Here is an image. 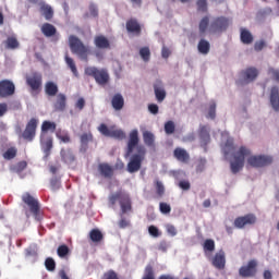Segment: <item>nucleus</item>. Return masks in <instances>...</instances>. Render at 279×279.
<instances>
[{"label":"nucleus","mask_w":279,"mask_h":279,"mask_svg":"<svg viewBox=\"0 0 279 279\" xmlns=\"http://www.w3.org/2000/svg\"><path fill=\"white\" fill-rule=\"evenodd\" d=\"M228 154H232L233 158L230 161L231 172L236 174L245 167V157L250 156L252 151L245 146H241L238 150H234V144L227 142L225 145V156H228Z\"/></svg>","instance_id":"1"},{"label":"nucleus","mask_w":279,"mask_h":279,"mask_svg":"<svg viewBox=\"0 0 279 279\" xmlns=\"http://www.w3.org/2000/svg\"><path fill=\"white\" fill-rule=\"evenodd\" d=\"M117 202H119L121 208V217H123V215H128V213H132V199L129 194L122 191L111 194L109 196L110 206H116Z\"/></svg>","instance_id":"2"},{"label":"nucleus","mask_w":279,"mask_h":279,"mask_svg":"<svg viewBox=\"0 0 279 279\" xmlns=\"http://www.w3.org/2000/svg\"><path fill=\"white\" fill-rule=\"evenodd\" d=\"M69 45L72 53H75L84 62H88V56H90V47L84 45L80 38L75 35L69 37Z\"/></svg>","instance_id":"3"},{"label":"nucleus","mask_w":279,"mask_h":279,"mask_svg":"<svg viewBox=\"0 0 279 279\" xmlns=\"http://www.w3.org/2000/svg\"><path fill=\"white\" fill-rule=\"evenodd\" d=\"M22 202H24L26 206H28L29 213H32V215L37 221H40V219H43V214L40 211V203L34 196H32V194L27 192L24 193L22 195Z\"/></svg>","instance_id":"4"},{"label":"nucleus","mask_w":279,"mask_h":279,"mask_svg":"<svg viewBox=\"0 0 279 279\" xmlns=\"http://www.w3.org/2000/svg\"><path fill=\"white\" fill-rule=\"evenodd\" d=\"M85 75L89 77H94V80L100 85L106 86L108 82H110V75L106 70H99L95 66H88L85 69Z\"/></svg>","instance_id":"5"},{"label":"nucleus","mask_w":279,"mask_h":279,"mask_svg":"<svg viewBox=\"0 0 279 279\" xmlns=\"http://www.w3.org/2000/svg\"><path fill=\"white\" fill-rule=\"evenodd\" d=\"M228 27H230V19L226 16H217L214 17L209 25L210 34H222V32H227Z\"/></svg>","instance_id":"6"},{"label":"nucleus","mask_w":279,"mask_h":279,"mask_svg":"<svg viewBox=\"0 0 279 279\" xmlns=\"http://www.w3.org/2000/svg\"><path fill=\"white\" fill-rule=\"evenodd\" d=\"M38 123L39 120L37 118H32L24 129V131L21 133V138L23 141H26V143L34 142V138H36V130H38Z\"/></svg>","instance_id":"7"},{"label":"nucleus","mask_w":279,"mask_h":279,"mask_svg":"<svg viewBox=\"0 0 279 279\" xmlns=\"http://www.w3.org/2000/svg\"><path fill=\"white\" fill-rule=\"evenodd\" d=\"M258 274V260L250 259L239 268L240 278H256Z\"/></svg>","instance_id":"8"},{"label":"nucleus","mask_w":279,"mask_h":279,"mask_svg":"<svg viewBox=\"0 0 279 279\" xmlns=\"http://www.w3.org/2000/svg\"><path fill=\"white\" fill-rule=\"evenodd\" d=\"M271 162H274V158H271V156L254 155L247 158V165L250 167H253L254 169H260L263 167H267L271 165Z\"/></svg>","instance_id":"9"},{"label":"nucleus","mask_w":279,"mask_h":279,"mask_svg":"<svg viewBox=\"0 0 279 279\" xmlns=\"http://www.w3.org/2000/svg\"><path fill=\"white\" fill-rule=\"evenodd\" d=\"M242 80L236 81L238 86H243L245 84H250V82H254L256 77H258V70L256 68H247L240 73Z\"/></svg>","instance_id":"10"},{"label":"nucleus","mask_w":279,"mask_h":279,"mask_svg":"<svg viewBox=\"0 0 279 279\" xmlns=\"http://www.w3.org/2000/svg\"><path fill=\"white\" fill-rule=\"evenodd\" d=\"M98 132L102 134V136H109L110 138H118V141H123L125 138V133L121 130L109 129L108 125L101 123L98 126Z\"/></svg>","instance_id":"11"},{"label":"nucleus","mask_w":279,"mask_h":279,"mask_svg":"<svg viewBox=\"0 0 279 279\" xmlns=\"http://www.w3.org/2000/svg\"><path fill=\"white\" fill-rule=\"evenodd\" d=\"M16 93V86L10 80L0 81V97L1 99H5L8 97H12Z\"/></svg>","instance_id":"12"},{"label":"nucleus","mask_w":279,"mask_h":279,"mask_svg":"<svg viewBox=\"0 0 279 279\" xmlns=\"http://www.w3.org/2000/svg\"><path fill=\"white\" fill-rule=\"evenodd\" d=\"M256 223V215L246 214L234 219L233 226L239 230H243L245 226H254Z\"/></svg>","instance_id":"13"},{"label":"nucleus","mask_w":279,"mask_h":279,"mask_svg":"<svg viewBox=\"0 0 279 279\" xmlns=\"http://www.w3.org/2000/svg\"><path fill=\"white\" fill-rule=\"evenodd\" d=\"M26 84L27 86H29L33 93H38V90H40V88L43 87V74L37 72L33 73L26 78Z\"/></svg>","instance_id":"14"},{"label":"nucleus","mask_w":279,"mask_h":279,"mask_svg":"<svg viewBox=\"0 0 279 279\" xmlns=\"http://www.w3.org/2000/svg\"><path fill=\"white\" fill-rule=\"evenodd\" d=\"M138 147V130H133L129 135L125 158L132 156L134 149Z\"/></svg>","instance_id":"15"},{"label":"nucleus","mask_w":279,"mask_h":279,"mask_svg":"<svg viewBox=\"0 0 279 279\" xmlns=\"http://www.w3.org/2000/svg\"><path fill=\"white\" fill-rule=\"evenodd\" d=\"M198 138L201 147L207 151L208 144L210 143V130L206 125H202L198 130Z\"/></svg>","instance_id":"16"},{"label":"nucleus","mask_w":279,"mask_h":279,"mask_svg":"<svg viewBox=\"0 0 279 279\" xmlns=\"http://www.w3.org/2000/svg\"><path fill=\"white\" fill-rule=\"evenodd\" d=\"M153 88H154V93L157 101L159 104H162V101L167 99V90H165V85L162 84V81L157 80L154 83Z\"/></svg>","instance_id":"17"},{"label":"nucleus","mask_w":279,"mask_h":279,"mask_svg":"<svg viewBox=\"0 0 279 279\" xmlns=\"http://www.w3.org/2000/svg\"><path fill=\"white\" fill-rule=\"evenodd\" d=\"M211 265H214L216 269H226V252H223V250L215 254L211 259Z\"/></svg>","instance_id":"18"},{"label":"nucleus","mask_w":279,"mask_h":279,"mask_svg":"<svg viewBox=\"0 0 279 279\" xmlns=\"http://www.w3.org/2000/svg\"><path fill=\"white\" fill-rule=\"evenodd\" d=\"M40 144L44 154H46V156H50L51 149H53V138L46 134H40Z\"/></svg>","instance_id":"19"},{"label":"nucleus","mask_w":279,"mask_h":279,"mask_svg":"<svg viewBox=\"0 0 279 279\" xmlns=\"http://www.w3.org/2000/svg\"><path fill=\"white\" fill-rule=\"evenodd\" d=\"M143 141L144 145H146L150 151H156V135H154L151 131L143 132Z\"/></svg>","instance_id":"20"},{"label":"nucleus","mask_w":279,"mask_h":279,"mask_svg":"<svg viewBox=\"0 0 279 279\" xmlns=\"http://www.w3.org/2000/svg\"><path fill=\"white\" fill-rule=\"evenodd\" d=\"M138 169H141V150L133 155L131 161L128 163L129 173H135Z\"/></svg>","instance_id":"21"},{"label":"nucleus","mask_w":279,"mask_h":279,"mask_svg":"<svg viewBox=\"0 0 279 279\" xmlns=\"http://www.w3.org/2000/svg\"><path fill=\"white\" fill-rule=\"evenodd\" d=\"M173 156L175 160L183 162L184 165L191 160V155H189V151H186L184 148L177 147L173 150Z\"/></svg>","instance_id":"22"},{"label":"nucleus","mask_w":279,"mask_h":279,"mask_svg":"<svg viewBox=\"0 0 279 279\" xmlns=\"http://www.w3.org/2000/svg\"><path fill=\"white\" fill-rule=\"evenodd\" d=\"M126 32L128 34H133L134 36H138L141 34V24L136 19H130L126 21Z\"/></svg>","instance_id":"23"},{"label":"nucleus","mask_w":279,"mask_h":279,"mask_svg":"<svg viewBox=\"0 0 279 279\" xmlns=\"http://www.w3.org/2000/svg\"><path fill=\"white\" fill-rule=\"evenodd\" d=\"M98 172L100 173L101 178H106L107 180H110L112 175H114V169L112 166L106 162L98 165Z\"/></svg>","instance_id":"24"},{"label":"nucleus","mask_w":279,"mask_h":279,"mask_svg":"<svg viewBox=\"0 0 279 279\" xmlns=\"http://www.w3.org/2000/svg\"><path fill=\"white\" fill-rule=\"evenodd\" d=\"M53 108L56 112H64V110H66V95L58 94Z\"/></svg>","instance_id":"25"},{"label":"nucleus","mask_w":279,"mask_h":279,"mask_svg":"<svg viewBox=\"0 0 279 279\" xmlns=\"http://www.w3.org/2000/svg\"><path fill=\"white\" fill-rule=\"evenodd\" d=\"M270 105L276 112H279V89L276 86L270 89Z\"/></svg>","instance_id":"26"},{"label":"nucleus","mask_w":279,"mask_h":279,"mask_svg":"<svg viewBox=\"0 0 279 279\" xmlns=\"http://www.w3.org/2000/svg\"><path fill=\"white\" fill-rule=\"evenodd\" d=\"M94 45L97 49H110V40H108L104 35H97L94 38Z\"/></svg>","instance_id":"27"},{"label":"nucleus","mask_w":279,"mask_h":279,"mask_svg":"<svg viewBox=\"0 0 279 279\" xmlns=\"http://www.w3.org/2000/svg\"><path fill=\"white\" fill-rule=\"evenodd\" d=\"M198 32L201 36H204L206 32H210V17H208V15L201 19L198 23Z\"/></svg>","instance_id":"28"},{"label":"nucleus","mask_w":279,"mask_h":279,"mask_svg":"<svg viewBox=\"0 0 279 279\" xmlns=\"http://www.w3.org/2000/svg\"><path fill=\"white\" fill-rule=\"evenodd\" d=\"M39 12L43 14V16L46 19V21H51L53 19V9L51 5L40 2Z\"/></svg>","instance_id":"29"},{"label":"nucleus","mask_w":279,"mask_h":279,"mask_svg":"<svg viewBox=\"0 0 279 279\" xmlns=\"http://www.w3.org/2000/svg\"><path fill=\"white\" fill-rule=\"evenodd\" d=\"M60 154L61 159L65 165H73V162H75V155H73V150H71V148H62Z\"/></svg>","instance_id":"30"},{"label":"nucleus","mask_w":279,"mask_h":279,"mask_svg":"<svg viewBox=\"0 0 279 279\" xmlns=\"http://www.w3.org/2000/svg\"><path fill=\"white\" fill-rule=\"evenodd\" d=\"M240 40L243 45H252V43H254V36L247 28H241Z\"/></svg>","instance_id":"31"},{"label":"nucleus","mask_w":279,"mask_h":279,"mask_svg":"<svg viewBox=\"0 0 279 279\" xmlns=\"http://www.w3.org/2000/svg\"><path fill=\"white\" fill-rule=\"evenodd\" d=\"M57 33H58V29L52 24H49V23L43 24L41 34H44L46 38H51V36H56Z\"/></svg>","instance_id":"32"},{"label":"nucleus","mask_w":279,"mask_h":279,"mask_svg":"<svg viewBox=\"0 0 279 279\" xmlns=\"http://www.w3.org/2000/svg\"><path fill=\"white\" fill-rule=\"evenodd\" d=\"M112 108L116 110H123V106H125V99L121 94H116L111 99Z\"/></svg>","instance_id":"33"},{"label":"nucleus","mask_w":279,"mask_h":279,"mask_svg":"<svg viewBox=\"0 0 279 279\" xmlns=\"http://www.w3.org/2000/svg\"><path fill=\"white\" fill-rule=\"evenodd\" d=\"M198 53L203 56H208L210 53V43L206 39H201L197 45Z\"/></svg>","instance_id":"34"},{"label":"nucleus","mask_w":279,"mask_h":279,"mask_svg":"<svg viewBox=\"0 0 279 279\" xmlns=\"http://www.w3.org/2000/svg\"><path fill=\"white\" fill-rule=\"evenodd\" d=\"M45 93L49 97H56L58 95V85L53 82H47L45 85Z\"/></svg>","instance_id":"35"},{"label":"nucleus","mask_w":279,"mask_h":279,"mask_svg":"<svg viewBox=\"0 0 279 279\" xmlns=\"http://www.w3.org/2000/svg\"><path fill=\"white\" fill-rule=\"evenodd\" d=\"M80 138L82 149H88V144L93 143V133H83Z\"/></svg>","instance_id":"36"},{"label":"nucleus","mask_w":279,"mask_h":279,"mask_svg":"<svg viewBox=\"0 0 279 279\" xmlns=\"http://www.w3.org/2000/svg\"><path fill=\"white\" fill-rule=\"evenodd\" d=\"M65 64L69 66L70 71H72L74 77H80V72H77V65H75V61L73 58L65 56Z\"/></svg>","instance_id":"37"},{"label":"nucleus","mask_w":279,"mask_h":279,"mask_svg":"<svg viewBox=\"0 0 279 279\" xmlns=\"http://www.w3.org/2000/svg\"><path fill=\"white\" fill-rule=\"evenodd\" d=\"M56 122H51V121H44L41 124V134H46L47 132H56Z\"/></svg>","instance_id":"38"},{"label":"nucleus","mask_w":279,"mask_h":279,"mask_svg":"<svg viewBox=\"0 0 279 279\" xmlns=\"http://www.w3.org/2000/svg\"><path fill=\"white\" fill-rule=\"evenodd\" d=\"M89 239L93 241V243H99L100 241H104V234L99 229H93L89 232Z\"/></svg>","instance_id":"39"},{"label":"nucleus","mask_w":279,"mask_h":279,"mask_svg":"<svg viewBox=\"0 0 279 279\" xmlns=\"http://www.w3.org/2000/svg\"><path fill=\"white\" fill-rule=\"evenodd\" d=\"M4 45L7 49H19L21 44H19V39L15 36H11L7 38Z\"/></svg>","instance_id":"40"},{"label":"nucleus","mask_w":279,"mask_h":279,"mask_svg":"<svg viewBox=\"0 0 279 279\" xmlns=\"http://www.w3.org/2000/svg\"><path fill=\"white\" fill-rule=\"evenodd\" d=\"M16 154H19L16 147H10L9 149H7V151L3 153L2 156L4 160H14V158H16Z\"/></svg>","instance_id":"41"},{"label":"nucleus","mask_w":279,"mask_h":279,"mask_svg":"<svg viewBox=\"0 0 279 279\" xmlns=\"http://www.w3.org/2000/svg\"><path fill=\"white\" fill-rule=\"evenodd\" d=\"M203 250L206 253H213L215 252V240L213 239H207L205 240L204 244H203Z\"/></svg>","instance_id":"42"},{"label":"nucleus","mask_w":279,"mask_h":279,"mask_svg":"<svg viewBox=\"0 0 279 279\" xmlns=\"http://www.w3.org/2000/svg\"><path fill=\"white\" fill-rule=\"evenodd\" d=\"M155 190H156V195L158 197H165V184L162 181L156 180L155 181Z\"/></svg>","instance_id":"43"},{"label":"nucleus","mask_w":279,"mask_h":279,"mask_svg":"<svg viewBox=\"0 0 279 279\" xmlns=\"http://www.w3.org/2000/svg\"><path fill=\"white\" fill-rule=\"evenodd\" d=\"M196 8L197 12H203V14H206V12H208V0H197Z\"/></svg>","instance_id":"44"},{"label":"nucleus","mask_w":279,"mask_h":279,"mask_svg":"<svg viewBox=\"0 0 279 279\" xmlns=\"http://www.w3.org/2000/svg\"><path fill=\"white\" fill-rule=\"evenodd\" d=\"M163 130L166 132V134L171 135L175 133V122L174 121H167L165 123Z\"/></svg>","instance_id":"45"},{"label":"nucleus","mask_w":279,"mask_h":279,"mask_svg":"<svg viewBox=\"0 0 279 279\" xmlns=\"http://www.w3.org/2000/svg\"><path fill=\"white\" fill-rule=\"evenodd\" d=\"M71 252V250L69 248L68 245L63 244V245H60L58 248H57V254H58V257L59 258H64L65 256H69V253Z\"/></svg>","instance_id":"46"},{"label":"nucleus","mask_w":279,"mask_h":279,"mask_svg":"<svg viewBox=\"0 0 279 279\" xmlns=\"http://www.w3.org/2000/svg\"><path fill=\"white\" fill-rule=\"evenodd\" d=\"M216 117H217V102L211 100L209 102L207 119H215Z\"/></svg>","instance_id":"47"},{"label":"nucleus","mask_w":279,"mask_h":279,"mask_svg":"<svg viewBox=\"0 0 279 279\" xmlns=\"http://www.w3.org/2000/svg\"><path fill=\"white\" fill-rule=\"evenodd\" d=\"M142 279H156V275L154 274V267L151 265L146 266Z\"/></svg>","instance_id":"48"},{"label":"nucleus","mask_w":279,"mask_h":279,"mask_svg":"<svg viewBox=\"0 0 279 279\" xmlns=\"http://www.w3.org/2000/svg\"><path fill=\"white\" fill-rule=\"evenodd\" d=\"M141 58L144 62H149L151 58V51L148 47L141 48Z\"/></svg>","instance_id":"49"},{"label":"nucleus","mask_w":279,"mask_h":279,"mask_svg":"<svg viewBox=\"0 0 279 279\" xmlns=\"http://www.w3.org/2000/svg\"><path fill=\"white\" fill-rule=\"evenodd\" d=\"M45 267L47 271H56V260H53L51 257L46 258Z\"/></svg>","instance_id":"50"},{"label":"nucleus","mask_w":279,"mask_h":279,"mask_svg":"<svg viewBox=\"0 0 279 279\" xmlns=\"http://www.w3.org/2000/svg\"><path fill=\"white\" fill-rule=\"evenodd\" d=\"M148 232H149L150 236H154V239H158V236L162 235V232H160V230L156 226H150L148 228Z\"/></svg>","instance_id":"51"},{"label":"nucleus","mask_w":279,"mask_h":279,"mask_svg":"<svg viewBox=\"0 0 279 279\" xmlns=\"http://www.w3.org/2000/svg\"><path fill=\"white\" fill-rule=\"evenodd\" d=\"M100 279H119V274H117L114 270H108L104 272Z\"/></svg>","instance_id":"52"},{"label":"nucleus","mask_w":279,"mask_h":279,"mask_svg":"<svg viewBox=\"0 0 279 279\" xmlns=\"http://www.w3.org/2000/svg\"><path fill=\"white\" fill-rule=\"evenodd\" d=\"M159 210L162 215H169V213H171V205L167 203H160Z\"/></svg>","instance_id":"53"},{"label":"nucleus","mask_w":279,"mask_h":279,"mask_svg":"<svg viewBox=\"0 0 279 279\" xmlns=\"http://www.w3.org/2000/svg\"><path fill=\"white\" fill-rule=\"evenodd\" d=\"M27 169V161H19L15 166L16 173H23Z\"/></svg>","instance_id":"54"},{"label":"nucleus","mask_w":279,"mask_h":279,"mask_svg":"<svg viewBox=\"0 0 279 279\" xmlns=\"http://www.w3.org/2000/svg\"><path fill=\"white\" fill-rule=\"evenodd\" d=\"M178 186L182 191H191V182H189L187 180H181Z\"/></svg>","instance_id":"55"},{"label":"nucleus","mask_w":279,"mask_h":279,"mask_svg":"<svg viewBox=\"0 0 279 279\" xmlns=\"http://www.w3.org/2000/svg\"><path fill=\"white\" fill-rule=\"evenodd\" d=\"M50 187L52 191H58L60 189V180L58 178H53L50 180Z\"/></svg>","instance_id":"56"},{"label":"nucleus","mask_w":279,"mask_h":279,"mask_svg":"<svg viewBox=\"0 0 279 279\" xmlns=\"http://www.w3.org/2000/svg\"><path fill=\"white\" fill-rule=\"evenodd\" d=\"M266 46L267 44L265 43V40H259L255 43L254 49L255 51H263V49H265Z\"/></svg>","instance_id":"57"},{"label":"nucleus","mask_w":279,"mask_h":279,"mask_svg":"<svg viewBox=\"0 0 279 279\" xmlns=\"http://www.w3.org/2000/svg\"><path fill=\"white\" fill-rule=\"evenodd\" d=\"M206 167V158H201L198 159L197 166H196V171H204Z\"/></svg>","instance_id":"58"},{"label":"nucleus","mask_w":279,"mask_h":279,"mask_svg":"<svg viewBox=\"0 0 279 279\" xmlns=\"http://www.w3.org/2000/svg\"><path fill=\"white\" fill-rule=\"evenodd\" d=\"M86 106V100L84 98H78L75 102L76 110H84V107Z\"/></svg>","instance_id":"59"},{"label":"nucleus","mask_w":279,"mask_h":279,"mask_svg":"<svg viewBox=\"0 0 279 279\" xmlns=\"http://www.w3.org/2000/svg\"><path fill=\"white\" fill-rule=\"evenodd\" d=\"M160 108L158 107V105L156 104H149L148 105V111L150 112V114H158Z\"/></svg>","instance_id":"60"},{"label":"nucleus","mask_w":279,"mask_h":279,"mask_svg":"<svg viewBox=\"0 0 279 279\" xmlns=\"http://www.w3.org/2000/svg\"><path fill=\"white\" fill-rule=\"evenodd\" d=\"M8 114V104L7 102H0V119L2 117H5Z\"/></svg>","instance_id":"61"},{"label":"nucleus","mask_w":279,"mask_h":279,"mask_svg":"<svg viewBox=\"0 0 279 279\" xmlns=\"http://www.w3.org/2000/svg\"><path fill=\"white\" fill-rule=\"evenodd\" d=\"M166 230H167L168 234H170V236H175V234H178V229H175V227L173 225H168L166 227Z\"/></svg>","instance_id":"62"},{"label":"nucleus","mask_w":279,"mask_h":279,"mask_svg":"<svg viewBox=\"0 0 279 279\" xmlns=\"http://www.w3.org/2000/svg\"><path fill=\"white\" fill-rule=\"evenodd\" d=\"M269 75H272V78L276 80V82H279V70H276L274 68L268 69Z\"/></svg>","instance_id":"63"},{"label":"nucleus","mask_w":279,"mask_h":279,"mask_svg":"<svg viewBox=\"0 0 279 279\" xmlns=\"http://www.w3.org/2000/svg\"><path fill=\"white\" fill-rule=\"evenodd\" d=\"M158 250L159 252H167V250H169V244L167 241H161L158 245Z\"/></svg>","instance_id":"64"}]
</instances>
